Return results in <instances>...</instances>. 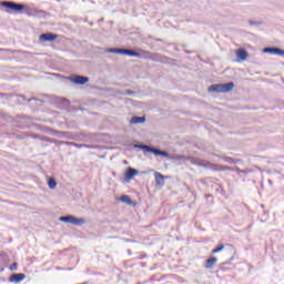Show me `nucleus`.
Segmentation results:
<instances>
[{"mask_svg": "<svg viewBox=\"0 0 284 284\" xmlns=\"http://www.w3.org/2000/svg\"><path fill=\"white\" fill-rule=\"evenodd\" d=\"M1 6L2 8H7L8 14H11V12L21 13L23 10H28V6L14 1H2Z\"/></svg>", "mask_w": 284, "mask_h": 284, "instance_id": "obj_1", "label": "nucleus"}, {"mask_svg": "<svg viewBox=\"0 0 284 284\" xmlns=\"http://www.w3.org/2000/svg\"><path fill=\"white\" fill-rule=\"evenodd\" d=\"M133 148H138L139 150H143L144 152H151L155 154V156H164L165 159H170V153L168 151H161L156 148H152L148 144H134Z\"/></svg>", "mask_w": 284, "mask_h": 284, "instance_id": "obj_2", "label": "nucleus"}, {"mask_svg": "<svg viewBox=\"0 0 284 284\" xmlns=\"http://www.w3.org/2000/svg\"><path fill=\"white\" fill-rule=\"evenodd\" d=\"M129 57H136V59H152V53L145 50H141L140 52H136L130 49Z\"/></svg>", "mask_w": 284, "mask_h": 284, "instance_id": "obj_3", "label": "nucleus"}, {"mask_svg": "<svg viewBox=\"0 0 284 284\" xmlns=\"http://www.w3.org/2000/svg\"><path fill=\"white\" fill-rule=\"evenodd\" d=\"M72 83L75 85H85L90 81V78L83 75H73L71 79Z\"/></svg>", "mask_w": 284, "mask_h": 284, "instance_id": "obj_4", "label": "nucleus"}, {"mask_svg": "<svg viewBox=\"0 0 284 284\" xmlns=\"http://www.w3.org/2000/svg\"><path fill=\"white\" fill-rule=\"evenodd\" d=\"M54 135L58 139H68L69 141H74V135L68 131H54Z\"/></svg>", "mask_w": 284, "mask_h": 284, "instance_id": "obj_5", "label": "nucleus"}, {"mask_svg": "<svg viewBox=\"0 0 284 284\" xmlns=\"http://www.w3.org/2000/svg\"><path fill=\"white\" fill-rule=\"evenodd\" d=\"M136 174H139V170L129 168L124 173V179L126 182H130V181H132V179H134L136 176Z\"/></svg>", "mask_w": 284, "mask_h": 284, "instance_id": "obj_6", "label": "nucleus"}, {"mask_svg": "<svg viewBox=\"0 0 284 284\" xmlns=\"http://www.w3.org/2000/svg\"><path fill=\"white\" fill-rule=\"evenodd\" d=\"M26 280V274L23 273H13L9 281L10 283H21V281H24Z\"/></svg>", "mask_w": 284, "mask_h": 284, "instance_id": "obj_7", "label": "nucleus"}, {"mask_svg": "<svg viewBox=\"0 0 284 284\" xmlns=\"http://www.w3.org/2000/svg\"><path fill=\"white\" fill-rule=\"evenodd\" d=\"M58 37L59 36H57L54 33H50V32L49 33H42L40 36V41H43V42H45V41H57Z\"/></svg>", "mask_w": 284, "mask_h": 284, "instance_id": "obj_8", "label": "nucleus"}, {"mask_svg": "<svg viewBox=\"0 0 284 284\" xmlns=\"http://www.w3.org/2000/svg\"><path fill=\"white\" fill-rule=\"evenodd\" d=\"M68 223H71V225H85V219L75 217V216L71 215Z\"/></svg>", "mask_w": 284, "mask_h": 284, "instance_id": "obj_9", "label": "nucleus"}, {"mask_svg": "<svg viewBox=\"0 0 284 284\" xmlns=\"http://www.w3.org/2000/svg\"><path fill=\"white\" fill-rule=\"evenodd\" d=\"M217 261L219 258H216L215 256H212L205 261L204 267L206 270H212L214 265H216Z\"/></svg>", "mask_w": 284, "mask_h": 284, "instance_id": "obj_10", "label": "nucleus"}, {"mask_svg": "<svg viewBox=\"0 0 284 284\" xmlns=\"http://www.w3.org/2000/svg\"><path fill=\"white\" fill-rule=\"evenodd\" d=\"M154 176H155L156 185H162V186L165 185V176H163V174L155 172Z\"/></svg>", "mask_w": 284, "mask_h": 284, "instance_id": "obj_11", "label": "nucleus"}, {"mask_svg": "<svg viewBox=\"0 0 284 284\" xmlns=\"http://www.w3.org/2000/svg\"><path fill=\"white\" fill-rule=\"evenodd\" d=\"M236 57H237V59H240V61H245L248 57V53L244 49H240L236 52Z\"/></svg>", "mask_w": 284, "mask_h": 284, "instance_id": "obj_12", "label": "nucleus"}, {"mask_svg": "<svg viewBox=\"0 0 284 284\" xmlns=\"http://www.w3.org/2000/svg\"><path fill=\"white\" fill-rule=\"evenodd\" d=\"M209 92H222L224 93L223 84H213L209 87Z\"/></svg>", "mask_w": 284, "mask_h": 284, "instance_id": "obj_13", "label": "nucleus"}, {"mask_svg": "<svg viewBox=\"0 0 284 284\" xmlns=\"http://www.w3.org/2000/svg\"><path fill=\"white\" fill-rule=\"evenodd\" d=\"M131 125H136L139 123H145V116H133L130 120Z\"/></svg>", "mask_w": 284, "mask_h": 284, "instance_id": "obj_14", "label": "nucleus"}, {"mask_svg": "<svg viewBox=\"0 0 284 284\" xmlns=\"http://www.w3.org/2000/svg\"><path fill=\"white\" fill-rule=\"evenodd\" d=\"M120 201L121 203H126V205H132V199L130 197V195H122L120 196Z\"/></svg>", "mask_w": 284, "mask_h": 284, "instance_id": "obj_15", "label": "nucleus"}, {"mask_svg": "<svg viewBox=\"0 0 284 284\" xmlns=\"http://www.w3.org/2000/svg\"><path fill=\"white\" fill-rule=\"evenodd\" d=\"M235 172L237 174H252L253 170L252 169L241 170L239 166H235Z\"/></svg>", "mask_w": 284, "mask_h": 284, "instance_id": "obj_16", "label": "nucleus"}, {"mask_svg": "<svg viewBox=\"0 0 284 284\" xmlns=\"http://www.w3.org/2000/svg\"><path fill=\"white\" fill-rule=\"evenodd\" d=\"M224 93L231 92V90H234V82H229L223 84Z\"/></svg>", "mask_w": 284, "mask_h": 284, "instance_id": "obj_17", "label": "nucleus"}, {"mask_svg": "<svg viewBox=\"0 0 284 284\" xmlns=\"http://www.w3.org/2000/svg\"><path fill=\"white\" fill-rule=\"evenodd\" d=\"M48 185L50 190H54L57 187V180H54V178H50L48 181Z\"/></svg>", "mask_w": 284, "mask_h": 284, "instance_id": "obj_18", "label": "nucleus"}, {"mask_svg": "<svg viewBox=\"0 0 284 284\" xmlns=\"http://www.w3.org/2000/svg\"><path fill=\"white\" fill-rule=\"evenodd\" d=\"M220 171H221V172H225V171H229V172H236V168L223 165V166L220 168Z\"/></svg>", "mask_w": 284, "mask_h": 284, "instance_id": "obj_19", "label": "nucleus"}, {"mask_svg": "<svg viewBox=\"0 0 284 284\" xmlns=\"http://www.w3.org/2000/svg\"><path fill=\"white\" fill-rule=\"evenodd\" d=\"M115 54H128L130 57V49H116Z\"/></svg>", "mask_w": 284, "mask_h": 284, "instance_id": "obj_20", "label": "nucleus"}, {"mask_svg": "<svg viewBox=\"0 0 284 284\" xmlns=\"http://www.w3.org/2000/svg\"><path fill=\"white\" fill-rule=\"evenodd\" d=\"M225 245L219 244L216 248L212 250V254H219V252H223Z\"/></svg>", "mask_w": 284, "mask_h": 284, "instance_id": "obj_21", "label": "nucleus"}, {"mask_svg": "<svg viewBox=\"0 0 284 284\" xmlns=\"http://www.w3.org/2000/svg\"><path fill=\"white\" fill-rule=\"evenodd\" d=\"M273 54H277V55H280V57H284V50L281 49V48L274 47Z\"/></svg>", "mask_w": 284, "mask_h": 284, "instance_id": "obj_22", "label": "nucleus"}, {"mask_svg": "<svg viewBox=\"0 0 284 284\" xmlns=\"http://www.w3.org/2000/svg\"><path fill=\"white\" fill-rule=\"evenodd\" d=\"M223 159L226 163H230L231 165H236V161H234V159L230 156H224Z\"/></svg>", "mask_w": 284, "mask_h": 284, "instance_id": "obj_23", "label": "nucleus"}, {"mask_svg": "<svg viewBox=\"0 0 284 284\" xmlns=\"http://www.w3.org/2000/svg\"><path fill=\"white\" fill-rule=\"evenodd\" d=\"M71 217L72 215L61 216L59 221H61L62 223H69Z\"/></svg>", "mask_w": 284, "mask_h": 284, "instance_id": "obj_24", "label": "nucleus"}, {"mask_svg": "<svg viewBox=\"0 0 284 284\" xmlns=\"http://www.w3.org/2000/svg\"><path fill=\"white\" fill-rule=\"evenodd\" d=\"M57 145H74V142L57 141Z\"/></svg>", "mask_w": 284, "mask_h": 284, "instance_id": "obj_25", "label": "nucleus"}, {"mask_svg": "<svg viewBox=\"0 0 284 284\" xmlns=\"http://www.w3.org/2000/svg\"><path fill=\"white\" fill-rule=\"evenodd\" d=\"M263 52L266 54H274V47L264 48Z\"/></svg>", "mask_w": 284, "mask_h": 284, "instance_id": "obj_26", "label": "nucleus"}, {"mask_svg": "<svg viewBox=\"0 0 284 284\" xmlns=\"http://www.w3.org/2000/svg\"><path fill=\"white\" fill-rule=\"evenodd\" d=\"M43 14H45V11L43 10L36 11V17H43Z\"/></svg>", "mask_w": 284, "mask_h": 284, "instance_id": "obj_27", "label": "nucleus"}, {"mask_svg": "<svg viewBox=\"0 0 284 284\" xmlns=\"http://www.w3.org/2000/svg\"><path fill=\"white\" fill-rule=\"evenodd\" d=\"M42 141H47L48 143H57V140H52L50 138H42Z\"/></svg>", "mask_w": 284, "mask_h": 284, "instance_id": "obj_28", "label": "nucleus"}, {"mask_svg": "<svg viewBox=\"0 0 284 284\" xmlns=\"http://www.w3.org/2000/svg\"><path fill=\"white\" fill-rule=\"evenodd\" d=\"M248 23H250L251 26H261V21L250 20Z\"/></svg>", "mask_w": 284, "mask_h": 284, "instance_id": "obj_29", "label": "nucleus"}, {"mask_svg": "<svg viewBox=\"0 0 284 284\" xmlns=\"http://www.w3.org/2000/svg\"><path fill=\"white\" fill-rule=\"evenodd\" d=\"M73 148H85V144H78L77 142H73V144H71Z\"/></svg>", "mask_w": 284, "mask_h": 284, "instance_id": "obj_30", "label": "nucleus"}, {"mask_svg": "<svg viewBox=\"0 0 284 284\" xmlns=\"http://www.w3.org/2000/svg\"><path fill=\"white\" fill-rule=\"evenodd\" d=\"M84 148H88V150H97V145L92 144H84Z\"/></svg>", "mask_w": 284, "mask_h": 284, "instance_id": "obj_31", "label": "nucleus"}, {"mask_svg": "<svg viewBox=\"0 0 284 284\" xmlns=\"http://www.w3.org/2000/svg\"><path fill=\"white\" fill-rule=\"evenodd\" d=\"M17 267H19V264L17 262H14L11 266H10V270L12 272H14V270H17Z\"/></svg>", "mask_w": 284, "mask_h": 284, "instance_id": "obj_32", "label": "nucleus"}, {"mask_svg": "<svg viewBox=\"0 0 284 284\" xmlns=\"http://www.w3.org/2000/svg\"><path fill=\"white\" fill-rule=\"evenodd\" d=\"M200 165L202 168H210L212 164H210L209 162H201Z\"/></svg>", "mask_w": 284, "mask_h": 284, "instance_id": "obj_33", "label": "nucleus"}, {"mask_svg": "<svg viewBox=\"0 0 284 284\" xmlns=\"http://www.w3.org/2000/svg\"><path fill=\"white\" fill-rule=\"evenodd\" d=\"M108 52H110L112 54H116V48H110V49H108Z\"/></svg>", "mask_w": 284, "mask_h": 284, "instance_id": "obj_34", "label": "nucleus"}, {"mask_svg": "<svg viewBox=\"0 0 284 284\" xmlns=\"http://www.w3.org/2000/svg\"><path fill=\"white\" fill-rule=\"evenodd\" d=\"M0 52H10V49H0Z\"/></svg>", "mask_w": 284, "mask_h": 284, "instance_id": "obj_35", "label": "nucleus"}, {"mask_svg": "<svg viewBox=\"0 0 284 284\" xmlns=\"http://www.w3.org/2000/svg\"><path fill=\"white\" fill-rule=\"evenodd\" d=\"M126 94H129V95H130V94H134V91L128 90V91H126Z\"/></svg>", "mask_w": 284, "mask_h": 284, "instance_id": "obj_36", "label": "nucleus"}, {"mask_svg": "<svg viewBox=\"0 0 284 284\" xmlns=\"http://www.w3.org/2000/svg\"><path fill=\"white\" fill-rule=\"evenodd\" d=\"M30 101H37V98H30L28 99V102L30 103Z\"/></svg>", "mask_w": 284, "mask_h": 284, "instance_id": "obj_37", "label": "nucleus"}, {"mask_svg": "<svg viewBox=\"0 0 284 284\" xmlns=\"http://www.w3.org/2000/svg\"><path fill=\"white\" fill-rule=\"evenodd\" d=\"M230 263H231L230 261H229V262H224V263L221 264V266H223V265H230Z\"/></svg>", "mask_w": 284, "mask_h": 284, "instance_id": "obj_38", "label": "nucleus"}, {"mask_svg": "<svg viewBox=\"0 0 284 284\" xmlns=\"http://www.w3.org/2000/svg\"><path fill=\"white\" fill-rule=\"evenodd\" d=\"M234 161H236V163H241V160H234Z\"/></svg>", "mask_w": 284, "mask_h": 284, "instance_id": "obj_39", "label": "nucleus"}, {"mask_svg": "<svg viewBox=\"0 0 284 284\" xmlns=\"http://www.w3.org/2000/svg\"><path fill=\"white\" fill-rule=\"evenodd\" d=\"M0 97H8V95H6V94L2 93V94H0Z\"/></svg>", "mask_w": 284, "mask_h": 284, "instance_id": "obj_40", "label": "nucleus"}, {"mask_svg": "<svg viewBox=\"0 0 284 284\" xmlns=\"http://www.w3.org/2000/svg\"><path fill=\"white\" fill-rule=\"evenodd\" d=\"M21 97V99H26V95H20Z\"/></svg>", "mask_w": 284, "mask_h": 284, "instance_id": "obj_41", "label": "nucleus"}, {"mask_svg": "<svg viewBox=\"0 0 284 284\" xmlns=\"http://www.w3.org/2000/svg\"><path fill=\"white\" fill-rule=\"evenodd\" d=\"M38 136L37 135H33V139H37Z\"/></svg>", "mask_w": 284, "mask_h": 284, "instance_id": "obj_42", "label": "nucleus"}, {"mask_svg": "<svg viewBox=\"0 0 284 284\" xmlns=\"http://www.w3.org/2000/svg\"><path fill=\"white\" fill-rule=\"evenodd\" d=\"M0 114H1V111H0Z\"/></svg>", "mask_w": 284, "mask_h": 284, "instance_id": "obj_43", "label": "nucleus"}]
</instances>
